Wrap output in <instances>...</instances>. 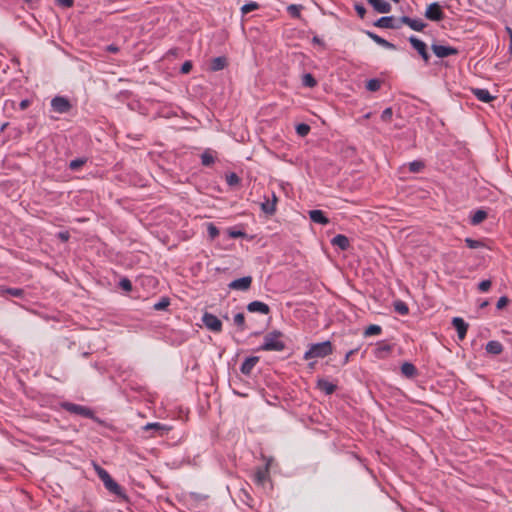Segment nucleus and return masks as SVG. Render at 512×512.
Here are the masks:
<instances>
[{"instance_id": "43", "label": "nucleus", "mask_w": 512, "mask_h": 512, "mask_svg": "<svg viewBox=\"0 0 512 512\" xmlns=\"http://www.w3.org/2000/svg\"><path fill=\"white\" fill-rule=\"evenodd\" d=\"M95 468L99 478L103 481V483L111 477L110 474L100 466L96 465Z\"/></svg>"}, {"instance_id": "6", "label": "nucleus", "mask_w": 512, "mask_h": 512, "mask_svg": "<svg viewBox=\"0 0 512 512\" xmlns=\"http://www.w3.org/2000/svg\"><path fill=\"white\" fill-rule=\"evenodd\" d=\"M202 321H203L204 325L209 330H211L213 332H217V333L221 332V330H222V322L215 315L206 312V313H204V315L202 317Z\"/></svg>"}, {"instance_id": "11", "label": "nucleus", "mask_w": 512, "mask_h": 512, "mask_svg": "<svg viewBox=\"0 0 512 512\" xmlns=\"http://www.w3.org/2000/svg\"><path fill=\"white\" fill-rule=\"evenodd\" d=\"M400 23L408 25L412 30L414 31H423L424 28L427 26L426 23H424L422 20L419 19H412L408 16H402L400 17Z\"/></svg>"}, {"instance_id": "31", "label": "nucleus", "mask_w": 512, "mask_h": 512, "mask_svg": "<svg viewBox=\"0 0 512 512\" xmlns=\"http://www.w3.org/2000/svg\"><path fill=\"white\" fill-rule=\"evenodd\" d=\"M302 8L301 5L291 4L287 7V11L293 18H300Z\"/></svg>"}, {"instance_id": "5", "label": "nucleus", "mask_w": 512, "mask_h": 512, "mask_svg": "<svg viewBox=\"0 0 512 512\" xmlns=\"http://www.w3.org/2000/svg\"><path fill=\"white\" fill-rule=\"evenodd\" d=\"M409 43L418 52L422 60L427 64L429 63L430 55L427 50V45L415 36L409 37Z\"/></svg>"}, {"instance_id": "35", "label": "nucleus", "mask_w": 512, "mask_h": 512, "mask_svg": "<svg viewBox=\"0 0 512 512\" xmlns=\"http://www.w3.org/2000/svg\"><path fill=\"white\" fill-rule=\"evenodd\" d=\"M226 182L229 186H236L240 183V178L236 173L231 172L226 175Z\"/></svg>"}, {"instance_id": "46", "label": "nucleus", "mask_w": 512, "mask_h": 512, "mask_svg": "<svg viewBox=\"0 0 512 512\" xmlns=\"http://www.w3.org/2000/svg\"><path fill=\"white\" fill-rule=\"evenodd\" d=\"M355 11L357 12L358 16L363 19L366 14V9L363 4L361 3H355L354 5Z\"/></svg>"}, {"instance_id": "33", "label": "nucleus", "mask_w": 512, "mask_h": 512, "mask_svg": "<svg viewBox=\"0 0 512 512\" xmlns=\"http://www.w3.org/2000/svg\"><path fill=\"white\" fill-rule=\"evenodd\" d=\"M214 161H215L214 156L210 152L205 151L204 153H202V155H201L202 165L210 166L214 163Z\"/></svg>"}, {"instance_id": "56", "label": "nucleus", "mask_w": 512, "mask_h": 512, "mask_svg": "<svg viewBox=\"0 0 512 512\" xmlns=\"http://www.w3.org/2000/svg\"><path fill=\"white\" fill-rule=\"evenodd\" d=\"M229 235L232 238H238V237H243L245 235V233L238 230V231H230Z\"/></svg>"}, {"instance_id": "15", "label": "nucleus", "mask_w": 512, "mask_h": 512, "mask_svg": "<svg viewBox=\"0 0 512 512\" xmlns=\"http://www.w3.org/2000/svg\"><path fill=\"white\" fill-rule=\"evenodd\" d=\"M278 198L275 195V193H272V200L270 201L268 198L265 202L261 204L262 211L267 215H274L276 212V204H277Z\"/></svg>"}, {"instance_id": "21", "label": "nucleus", "mask_w": 512, "mask_h": 512, "mask_svg": "<svg viewBox=\"0 0 512 512\" xmlns=\"http://www.w3.org/2000/svg\"><path fill=\"white\" fill-rule=\"evenodd\" d=\"M366 34L368 35L369 38H371L378 45H380L384 48L390 49V50L396 49V46L393 43L385 40L384 38L378 36L377 34L370 32V31H367Z\"/></svg>"}, {"instance_id": "1", "label": "nucleus", "mask_w": 512, "mask_h": 512, "mask_svg": "<svg viewBox=\"0 0 512 512\" xmlns=\"http://www.w3.org/2000/svg\"><path fill=\"white\" fill-rule=\"evenodd\" d=\"M282 333L280 331H272L265 335L263 344L258 348L261 351H283L286 347L285 343L280 339Z\"/></svg>"}, {"instance_id": "57", "label": "nucleus", "mask_w": 512, "mask_h": 512, "mask_svg": "<svg viewBox=\"0 0 512 512\" xmlns=\"http://www.w3.org/2000/svg\"><path fill=\"white\" fill-rule=\"evenodd\" d=\"M118 50H119V48L117 46H115V45H109L107 47V51H109V52L115 53V52H118Z\"/></svg>"}, {"instance_id": "36", "label": "nucleus", "mask_w": 512, "mask_h": 512, "mask_svg": "<svg viewBox=\"0 0 512 512\" xmlns=\"http://www.w3.org/2000/svg\"><path fill=\"white\" fill-rule=\"evenodd\" d=\"M234 323L239 327L241 331L245 330L246 324H245V317L243 313H237L234 316Z\"/></svg>"}, {"instance_id": "42", "label": "nucleus", "mask_w": 512, "mask_h": 512, "mask_svg": "<svg viewBox=\"0 0 512 512\" xmlns=\"http://www.w3.org/2000/svg\"><path fill=\"white\" fill-rule=\"evenodd\" d=\"M170 304L169 298L164 297L159 302L154 304L153 308L157 311L166 309Z\"/></svg>"}, {"instance_id": "9", "label": "nucleus", "mask_w": 512, "mask_h": 512, "mask_svg": "<svg viewBox=\"0 0 512 512\" xmlns=\"http://www.w3.org/2000/svg\"><path fill=\"white\" fill-rule=\"evenodd\" d=\"M63 407L73 414L81 415L86 418H92L93 417V411L85 406H81L74 403H65Z\"/></svg>"}, {"instance_id": "34", "label": "nucleus", "mask_w": 512, "mask_h": 512, "mask_svg": "<svg viewBox=\"0 0 512 512\" xmlns=\"http://www.w3.org/2000/svg\"><path fill=\"white\" fill-rule=\"evenodd\" d=\"M382 331V328L379 326V325H370L368 326L365 331H364V335L365 336H372V335H378L380 334Z\"/></svg>"}, {"instance_id": "47", "label": "nucleus", "mask_w": 512, "mask_h": 512, "mask_svg": "<svg viewBox=\"0 0 512 512\" xmlns=\"http://www.w3.org/2000/svg\"><path fill=\"white\" fill-rule=\"evenodd\" d=\"M392 115H393V111H392V108L388 107L386 108L382 114H381V119L385 122H389L392 118Z\"/></svg>"}, {"instance_id": "62", "label": "nucleus", "mask_w": 512, "mask_h": 512, "mask_svg": "<svg viewBox=\"0 0 512 512\" xmlns=\"http://www.w3.org/2000/svg\"><path fill=\"white\" fill-rule=\"evenodd\" d=\"M510 33H511V48H512V31L509 29Z\"/></svg>"}, {"instance_id": "18", "label": "nucleus", "mask_w": 512, "mask_h": 512, "mask_svg": "<svg viewBox=\"0 0 512 512\" xmlns=\"http://www.w3.org/2000/svg\"><path fill=\"white\" fill-rule=\"evenodd\" d=\"M104 486L106 487L107 490L114 493L115 495H117L121 498H126V495H125L122 487L117 482H115L112 479V477H110L107 481L104 482Z\"/></svg>"}, {"instance_id": "13", "label": "nucleus", "mask_w": 512, "mask_h": 512, "mask_svg": "<svg viewBox=\"0 0 512 512\" xmlns=\"http://www.w3.org/2000/svg\"><path fill=\"white\" fill-rule=\"evenodd\" d=\"M247 310L249 312H258L264 315L270 313V307L261 301H252L247 305Z\"/></svg>"}, {"instance_id": "55", "label": "nucleus", "mask_w": 512, "mask_h": 512, "mask_svg": "<svg viewBox=\"0 0 512 512\" xmlns=\"http://www.w3.org/2000/svg\"><path fill=\"white\" fill-rule=\"evenodd\" d=\"M30 105V100L29 99H23L20 104H19V107L21 110H25L29 107Z\"/></svg>"}, {"instance_id": "52", "label": "nucleus", "mask_w": 512, "mask_h": 512, "mask_svg": "<svg viewBox=\"0 0 512 512\" xmlns=\"http://www.w3.org/2000/svg\"><path fill=\"white\" fill-rule=\"evenodd\" d=\"M57 236L62 242H67L70 238V233L68 231H61Z\"/></svg>"}, {"instance_id": "48", "label": "nucleus", "mask_w": 512, "mask_h": 512, "mask_svg": "<svg viewBox=\"0 0 512 512\" xmlns=\"http://www.w3.org/2000/svg\"><path fill=\"white\" fill-rule=\"evenodd\" d=\"M491 287V281L490 280H483L479 283L478 289L482 292H486Z\"/></svg>"}, {"instance_id": "38", "label": "nucleus", "mask_w": 512, "mask_h": 512, "mask_svg": "<svg viewBox=\"0 0 512 512\" xmlns=\"http://www.w3.org/2000/svg\"><path fill=\"white\" fill-rule=\"evenodd\" d=\"M296 132L299 136L304 137L310 132V126L305 123L298 124L296 126Z\"/></svg>"}, {"instance_id": "17", "label": "nucleus", "mask_w": 512, "mask_h": 512, "mask_svg": "<svg viewBox=\"0 0 512 512\" xmlns=\"http://www.w3.org/2000/svg\"><path fill=\"white\" fill-rule=\"evenodd\" d=\"M228 66V59L225 56L215 57L210 62V71L217 72L225 69Z\"/></svg>"}, {"instance_id": "2", "label": "nucleus", "mask_w": 512, "mask_h": 512, "mask_svg": "<svg viewBox=\"0 0 512 512\" xmlns=\"http://www.w3.org/2000/svg\"><path fill=\"white\" fill-rule=\"evenodd\" d=\"M332 352V343L330 341H324L312 344L310 348L305 352L304 358L306 360L311 358H323L330 355Z\"/></svg>"}, {"instance_id": "32", "label": "nucleus", "mask_w": 512, "mask_h": 512, "mask_svg": "<svg viewBox=\"0 0 512 512\" xmlns=\"http://www.w3.org/2000/svg\"><path fill=\"white\" fill-rule=\"evenodd\" d=\"M380 87H381V81L378 79H370L366 83L367 90H369L371 92L378 91L380 89Z\"/></svg>"}, {"instance_id": "25", "label": "nucleus", "mask_w": 512, "mask_h": 512, "mask_svg": "<svg viewBox=\"0 0 512 512\" xmlns=\"http://www.w3.org/2000/svg\"><path fill=\"white\" fill-rule=\"evenodd\" d=\"M143 430L149 431L154 430L159 435H163L164 432H168L170 430V427H167L165 425H162L161 423L155 422V423H148L143 427Z\"/></svg>"}, {"instance_id": "3", "label": "nucleus", "mask_w": 512, "mask_h": 512, "mask_svg": "<svg viewBox=\"0 0 512 512\" xmlns=\"http://www.w3.org/2000/svg\"><path fill=\"white\" fill-rule=\"evenodd\" d=\"M424 16L430 21H442L445 17L444 12L438 2L429 4L426 8Z\"/></svg>"}, {"instance_id": "54", "label": "nucleus", "mask_w": 512, "mask_h": 512, "mask_svg": "<svg viewBox=\"0 0 512 512\" xmlns=\"http://www.w3.org/2000/svg\"><path fill=\"white\" fill-rule=\"evenodd\" d=\"M357 350H358V349L356 348V349H351L350 351H348V352L346 353L345 357H344V361H343V363H344V364H347V363L349 362L350 357H351V356H352V355H353Z\"/></svg>"}, {"instance_id": "10", "label": "nucleus", "mask_w": 512, "mask_h": 512, "mask_svg": "<svg viewBox=\"0 0 512 512\" xmlns=\"http://www.w3.org/2000/svg\"><path fill=\"white\" fill-rule=\"evenodd\" d=\"M252 284V277L245 276L242 278L235 279L228 284L231 290L247 291L250 289Z\"/></svg>"}, {"instance_id": "61", "label": "nucleus", "mask_w": 512, "mask_h": 512, "mask_svg": "<svg viewBox=\"0 0 512 512\" xmlns=\"http://www.w3.org/2000/svg\"><path fill=\"white\" fill-rule=\"evenodd\" d=\"M313 41H314V42H316V43H320V40H319V38H317V37H314V38H313Z\"/></svg>"}, {"instance_id": "39", "label": "nucleus", "mask_w": 512, "mask_h": 512, "mask_svg": "<svg viewBox=\"0 0 512 512\" xmlns=\"http://www.w3.org/2000/svg\"><path fill=\"white\" fill-rule=\"evenodd\" d=\"M424 168V163L422 161H413L409 163V171L412 173H418Z\"/></svg>"}, {"instance_id": "16", "label": "nucleus", "mask_w": 512, "mask_h": 512, "mask_svg": "<svg viewBox=\"0 0 512 512\" xmlns=\"http://www.w3.org/2000/svg\"><path fill=\"white\" fill-rule=\"evenodd\" d=\"M259 362V357L251 356L245 359L240 367V371L244 375H250L255 365Z\"/></svg>"}, {"instance_id": "14", "label": "nucleus", "mask_w": 512, "mask_h": 512, "mask_svg": "<svg viewBox=\"0 0 512 512\" xmlns=\"http://www.w3.org/2000/svg\"><path fill=\"white\" fill-rule=\"evenodd\" d=\"M269 465L270 463L267 462L264 467L257 468L254 474V481L258 485H263L265 481L269 477Z\"/></svg>"}, {"instance_id": "40", "label": "nucleus", "mask_w": 512, "mask_h": 512, "mask_svg": "<svg viewBox=\"0 0 512 512\" xmlns=\"http://www.w3.org/2000/svg\"><path fill=\"white\" fill-rule=\"evenodd\" d=\"M258 8H259L258 3H256V2H249V3H246V4H244L242 6L241 11H242L243 14H247V13H249L251 11H254V10L258 9Z\"/></svg>"}, {"instance_id": "44", "label": "nucleus", "mask_w": 512, "mask_h": 512, "mask_svg": "<svg viewBox=\"0 0 512 512\" xmlns=\"http://www.w3.org/2000/svg\"><path fill=\"white\" fill-rule=\"evenodd\" d=\"M119 286L127 292L132 290V283L128 278H122L119 282Z\"/></svg>"}, {"instance_id": "7", "label": "nucleus", "mask_w": 512, "mask_h": 512, "mask_svg": "<svg viewBox=\"0 0 512 512\" xmlns=\"http://www.w3.org/2000/svg\"><path fill=\"white\" fill-rule=\"evenodd\" d=\"M431 49L438 58H446L448 56L457 55L459 53L458 49L455 47L444 46L436 43L431 45Z\"/></svg>"}, {"instance_id": "58", "label": "nucleus", "mask_w": 512, "mask_h": 512, "mask_svg": "<svg viewBox=\"0 0 512 512\" xmlns=\"http://www.w3.org/2000/svg\"><path fill=\"white\" fill-rule=\"evenodd\" d=\"M379 350L390 351V346L386 345V346L380 347Z\"/></svg>"}, {"instance_id": "12", "label": "nucleus", "mask_w": 512, "mask_h": 512, "mask_svg": "<svg viewBox=\"0 0 512 512\" xmlns=\"http://www.w3.org/2000/svg\"><path fill=\"white\" fill-rule=\"evenodd\" d=\"M452 325L457 331L459 340H463L467 334L468 324L461 317H454L452 319Z\"/></svg>"}, {"instance_id": "20", "label": "nucleus", "mask_w": 512, "mask_h": 512, "mask_svg": "<svg viewBox=\"0 0 512 512\" xmlns=\"http://www.w3.org/2000/svg\"><path fill=\"white\" fill-rule=\"evenodd\" d=\"M368 3L378 13H389L391 11V5L384 0H367Z\"/></svg>"}, {"instance_id": "22", "label": "nucleus", "mask_w": 512, "mask_h": 512, "mask_svg": "<svg viewBox=\"0 0 512 512\" xmlns=\"http://www.w3.org/2000/svg\"><path fill=\"white\" fill-rule=\"evenodd\" d=\"M331 244L339 247L343 251L347 250L350 246L349 239L343 234H338L333 237Z\"/></svg>"}, {"instance_id": "30", "label": "nucleus", "mask_w": 512, "mask_h": 512, "mask_svg": "<svg viewBox=\"0 0 512 512\" xmlns=\"http://www.w3.org/2000/svg\"><path fill=\"white\" fill-rule=\"evenodd\" d=\"M394 309L400 315H406L409 312V308H408L407 304L401 300L394 302Z\"/></svg>"}, {"instance_id": "8", "label": "nucleus", "mask_w": 512, "mask_h": 512, "mask_svg": "<svg viewBox=\"0 0 512 512\" xmlns=\"http://www.w3.org/2000/svg\"><path fill=\"white\" fill-rule=\"evenodd\" d=\"M374 25L379 28L399 29L402 24L400 23V18L396 20L393 16H383Z\"/></svg>"}, {"instance_id": "41", "label": "nucleus", "mask_w": 512, "mask_h": 512, "mask_svg": "<svg viewBox=\"0 0 512 512\" xmlns=\"http://www.w3.org/2000/svg\"><path fill=\"white\" fill-rule=\"evenodd\" d=\"M3 292L13 297H22L24 295V290L21 288H6Z\"/></svg>"}, {"instance_id": "23", "label": "nucleus", "mask_w": 512, "mask_h": 512, "mask_svg": "<svg viewBox=\"0 0 512 512\" xmlns=\"http://www.w3.org/2000/svg\"><path fill=\"white\" fill-rule=\"evenodd\" d=\"M317 387L323 391L326 395H331L335 392L336 390V385L329 382L328 380L326 379H319L317 381Z\"/></svg>"}, {"instance_id": "60", "label": "nucleus", "mask_w": 512, "mask_h": 512, "mask_svg": "<svg viewBox=\"0 0 512 512\" xmlns=\"http://www.w3.org/2000/svg\"><path fill=\"white\" fill-rule=\"evenodd\" d=\"M8 123H4L2 126H1V130L3 131L6 127H7Z\"/></svg>"}, {"instance_id": "45", "label": "nucleus", "mask_w": 512, "mask_h": 512, "mask_svg": "<svg viewBox=\"0 0 512 512\" xmlns=\"http://www.w3.org/2000/svg\"><path fill=\"white\" fill-rule=\"evenodd\" d=\"M207 230H208V235L211 239H215L219 235L218 228L212 223H210L208 225Z\"/></svg>"}, {"instance_id": "4", "label": "nucleus", "mask_w": 512, "mask_h": 512, "mask_svg": "<svg viewBox=\"0 0 512 512\" xmlns=\"http://www.w3.org/2000/svg\"><path fill=\"white\" fill-rule=\"evenodd\" d=\"M52 109L60 114L68 113L72 109V105L70 101L63 96H55L51 100Z\"/></svg>"}, {"instance_id": "29", "label": "nucleus", "mask_w": 512, "mask_h": 512, "mask_svg": "<svg viewBox=\"0 0 512 512\" xmlns=\"http://www.w3.org/2000/svg\"><path fill=\"white\" fill-rule=\"evenodd\" d=\"M302 84L306 87L313 88L317 85V81L310 73H306L302 77Z\"/></svg>"}, {"instance_id": "49", "label": "nucleus", "mask_w": 512, "mask_h": 512, "mask_svg": "<svg viewBox=\"0 0 512 512\" xmlns=\"http://www.w3.org/2000/svg\"><path fill=\"white\" fill-rule=\"evenodd\" d=\"M84 163H85V160H83V159H75L70 162L69 167L72 170H75V169L81 167Z\"/></svg>"}, {"instance_id": "59", "label": "nucleus", "mask_w": 512, "mask_h": 512, "mask_svg": "<svg viewBox=\"0 0 512 512\" xmlns=\"http://www.w3.org/2000/svg\"><path fill=\"white\" fill-rule=\"evenodd\" d=\"M488 305V301H484L480 304V308H485Z\"/></svg>"}, {"instance_id": "53", "label": "nucleus", "mask_w": 512, "mask_h": 512, "mask_svg": "<svg viewBox=\"0 0 512 512\" xmlns=\"http://www.w3.org/2000/svg\"><path fill=\"white\" fill-rule=\"evenodd\" d=\"M57 3L60 5V6H63V7H72L73 4H74V0H57Z\"/></svg>"}, {"instance_id": "19", "label": "nucleus", "mask_w": 512, "mask_h": 512, "mask_svg": "<svg viewBox=\"0 0 512 512\" xmlns=\"http://www.w3.org/2000/svg\"><path fill=\"white\" fill-rule=\"evenodd\" d=\"M471 92L481 102L489 103L495 99V97L492 96L487 89L472 88Z\"/></svg>"}, {"instance_id": "27", "label": "nucleus", "mask_w": 512, "mask_h": 512, "mask_svg": "<svg viewBox=\"0 0 512 512\" xmlns=\"http://www.w3.org/2000/svg\"><path fill=\"white\" fill-rule=\"evenodd\" d=\"M401 372L404 376L413 378L417 374V369L412 363L405 362L401 366Z\"/></svg>"}, {"instance_id": "50", "label": "nucleus", "mask_w": 512, "mask_h": 512, "mask_svg": "<svg viewBox=\"0 0 512 512\" xmlns=\"http://www.w3.org/2000/svg\"><path fill=\"white\" fill-rule=\"evenodd\" d=\"M192 62L191 61H185L182 66H181V73L183 74H187L191 71L192 69Z\"/></svg>"}, {"instance_id": "28", "label": "nucleus", "mask_w": 512, "mask_h": 512, "mask_svg": "<svg viewBox=\"0 0 512 512\" xmlns=\"http://www.w3.org/2000/svg\"><path fill=\"white\" fill-rule=\"evenodd\" d=\"M487 218V213L484 210H477L474 215L471 217V223L473 225H478L483 222Z\"/></svg>"}, {"instance_id": "51", "label": "nucleus", "mask_w": 512, "mask_h": 512, "mask_svg": "<svg viewBox=\"0 0 512 512\" xmlns=\"http://www.w3.org/2000/svg\"><path fill=\"white\" fill-rule=\"evenodd\" d=\"M508 302H509V299L506 296L500 297L496 304L497 309L504 308L508 304Z\"/></svg>"}, {"instance_id": "37", "label": "nucleus", "mask_w": 512, "mask_h": 512, "mask_svg": "<svg viewBox=\"0 0 512 512\" xmlns=\"http://www.w3.org/2000/svg\"><path fill=\"white\" fill-rule=\"evenodd\" d=\"M465 243L470 249H477L485 246V244L482 241L474 240L472 238H466Z\"/></svg>"}, {"instance_id": "24", "label": "nucleus", "mask_w": 512, "mask_h": 512, "mask_svg": "<svg viewBox=\"0 0 512 512\" xmlns=\"http://www.w3.org/2000/svg\"><path fill=\"white\" fill-rule=\"evenodd\" d=\"M309 217L315 223H319L322 225H327L329 223V219L324 215L323 211L321 210L309 211Z\"/></svg>"}, {"instance_id": "26", "label": "nucleus", "mask_w": 512, "mask_h": 512, "mask_svg": "<svg viewBox=\"0 0 512 512\" xmlns=\"http://www.w3.org/2000/svg\"><path fill=\"white\" fill-rule=\"evenodd\" d=\"M486 351L490 354L498 355L502 353L503 346L500 342L492 340L486 344Z\"/></svg>"}]
</instances>
